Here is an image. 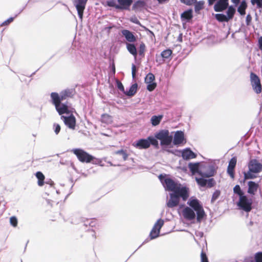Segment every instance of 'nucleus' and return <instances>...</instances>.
<instances>
[{
    "mask_svg": "<svg viewBox=\"0 0 262 262\" xmlns=\"http://www.w3.org/2000/svg\"><path fill=\"white\" fill-rule=\"evenodd\" d=\"M187 205H179L178 212L180 216L187 221L193 222L196 219L198 222H201L205 212L200 201L192 196L189 199Z\"/></svg>",
    "mask_w": 262,
    "mask_h": 262,
    "instance_id": "1",
    "label": "nucleus"
},
{
    "mask_svg": "<svg viewBox=\"0 0 262 262\" xmlns=\"http://www.w3.org/2000/svg\"><path fill=\"white\" fill-rule=\"evenodd\" d=\"M65 93L67 95V92H65ZM65 95L66 94L59 96L56 93H52L51 97L59 114L60 115L66 114V115L61 116L65 124L70 128L74 129L76 125V119L73 114H71L73 112V108L67 104L61 103V101L64 99Z\"/></svg>",
    "mask_w": 262,
    "mask_h": 262,
    "instance_id": "2",
    "label": "nucleus"
},
{
    "mask_svg": "<svg viewBox=\"0 0 262 262\" xmlns=\"http://www.w3.org/2000/svg\"><path fill=\"white\" fill-rule=\"evenodd\" d=\"M159 178L166 190L178 193L184 201H186L189 196L188 188L179 183L174 182L169 178L160 175Z\"/></svg>",
    "mask_w": 262,
    "mask_h": 262,
    "instance_id": "3",
    "label": "nucleus"
},
{
    "mask_svg": "<svg viewBox=\"0 0 262 262\" xmlns=\"http://www.w3.org/2000/svg\"><path fill=\"white\" fill-rule=\"evenodd\" d=\"M188 167L193 175L198 173L203 177L209 178L213 176L214 173V169L212 166L203 163H190Z\"/></svg>",
    "mask_w": 262,
    "mask_h": 262,
    "instance_id": "4",
    "label": "nucleus"
},
{
    "mask_svg": "<svg viewBox=\"0 0 262 262\" xmlns=\"http://www.w3.org/2000/svg\"><path fill=\"white\" fill-rule=\"evenodd\" d=\"M249 171L244 173L245 179H251L256 178L255 173L262 170V164L256 160H252L248 165Z\"/></svg>",
    "mask_w": 262,
    "mask_h": 262,
    "instance_id": "5",
    "label": "nucleus"
},
{
    "mask_svg": "<svg viewBox=\"0 0 262 262\" xmlns=\"http://www.w3.org/2000/svg\"><path fill=\"white\" fill-rule=\"evenodd\" d=\"M155 138L160 141L162 146L166 147L169 146L172 141V136L170 135L169 131L166 129L161 130L156 133Z\"/></svg>",
    "mask_w": 262,
    "mask_h": 262,
    "instance_id": "6",
    "label": "nucleus"
},
{
    "mask_svg": "<svg viewBox=\"0 0 262 262\" xmlns=\"http://www.w3.org/2000/svg\"><path fill=\"white\" fill-rule=\"evenodd\" d=\"M150 144L155 146L158 145L157 140L152 136H149L146 139H140L136 143H133V145L135 147L139 149L147 148L150 146Z\"/></svg>",
    "mask_w": 262,
    "mask_h": 262,
    "instance_id": "7",
    "label": "nucleus"
},
{
    "mask_svg": "<svg viewBox=\"0 0 262 262\" xmlns=\"http://www.w3.org/2000/svg\"><path fill=\"white\" fill-rule=\"evenodd\" d=\"M252 199L248 198L245 195H242L239 197L237 205L241 209L249 212L252 209Z\"/></svg>",
    "mask_w": 262,
    "mask_h": 262,
    "instance_id": "8",
    "label": "nucleus"
},
{
    "mask_svg": "<svg viewBox=\"0 0 262 262\" xmlns=\"http://www.w3.org/2000/svg\"><path fill=\"white\" fill-rule=\"evenodd\" d=\"M78 160L82 162L89 163L93 159V157L84 150L80 149H74L72 150Z\"/></svg>",
    "mask_w": 262,
    "mask_h": 262,
    "instance_id": "9",
    "label": "nucleus"
},
{
    "mask_svg": "<svg viewBox=\"0 0 262 262\" xmlns=\"http://www.w3.org/2000/svg\"><path fill=\"white\" fill-rule=\"evenodd\" d=\"M250 81L253 90L256 94L261 92V85L259 78L254 73H251Z\"/></svg>",
    "mask_w": 262,
    "mask_h": 262,
    "instance_id": "10",
    "label": "nucleus"
},
{
    "mask_svg": "<svg viewBox=\"0 0 262 262\" xmlns=\"http://www.w3.org/2000/svg\"><path fill=\"white\" fill-rule=\"evenodd\" d=\"M163 224L164 221L162 219H159L157 221L150 233V237L151 239H154L158 237L160 229Z\"/></svg>",
    "mask_w": 262,
    "mask_h": 262,
    "instance_id": "11",
    "label": "nucleus"
},
{
    "mask_svg": "<svg viewBox=\"0 0 262 262\" xmlns=\"http://www.w3.org/2000/svg\"><path fill=\"white\" fill-rule=\"evenodd\" d=\"M87 1L88 0H74L73 2L80 19H82L83 11Z\"/></svg>",
    "mask_w": 262,
    "mask_h": 262,
    "instance_id": "12",
    "label": "nucleus"
},
{
    "mask_svg": "<svg viewBox=\"0 0 262 262\" xmlns=\"http://www.w3.org/2000/svg\"><path fill=\"white\" fill-rule=\"evenodd\" d=\"M181 196L176 192L171 193L169 194V199L167 201L166 205L169 208H173L177 206L180 202Z\"/></svg>",
    "mask_w": 262,
    "mask_h": 262,
    "instance_id": "13",
    "label": "nucleus"
},
{
    "mask_svg": "<svg viewBox=\"0 0 262 262\" xmlns=\"http://www.w3.org/2000/svg\"><path fill=\"white\" fill-rule=\"evenodd\" d=\"M155 77L152 73H148L145 78V82L147 84V89L151 92L157 86V83L155 81Z\"/></svg>",
    "mask_w": 262,
    "mask_h": 262,
    "instance_id": "14",
    "label": "nucleus"
},
{
    "mask_svg": "<svg viewBox=\"0 0 262 262\" xmlns=\"http://www.w3.org/2000/svg\"><path fill=\"white\" fill-rule=\"evenodd\" d=\"M184 134L182 131H177L174 133L173 143L176 145L183 144L186 143Z\"/></svg>",
    "mask_w": 262,
    "mask_h": 262,
    "instance_id": "15",
    "label": "nucleus"
},
{
    "mask_svg": "<svg viewBox=\"0 0 262 262\" xmlns=\"http://www.w3.org/2000/svg\"><path fill=\"white\" fill-rule=\"evenodd\" d=\"M181 152L182 157L184 160H188L196 157V155L188 148L182 150Z\"/></svg>",
    "mask_w": 262,
    "mask_h": 262,
    "instance_id": "16",
    "label": "nucleus"
},
{
    "mask_svg": "<svg viewBox=\"0 0 262 262\" xmlns=\"http://www.w3.org/2000/svg\"><path fill=\"white\" fill-rule=\"evenodd\" d=\"M228 5V0H220L214 6V10L220 12L225 10Z\"/></svg>",
    "mask_w": 262,
    "mask_h": 262,
    "instance_id": "17",
    "label": "nucleus"
},
{
    "mask_svg": "<svg viewBox=\"0 0 262 262\" xmlns=\"http://www.w3.org/2000/svg\"><path fill=\"white\" fill-rule=\"evenodd\" d=\"M236 164V159L235 157L232 158L229 163L227 171L230 176L233 178L234 177V169Z\"/></svg>",
    "mask_w": 262,
    "mask_h": 262,
    "instance_id": "18",
    "label": "nucleus"
},
{
    "mask_svg": "<svg viewBox=\"0 0 262 262\" xmlns=\"http://www.w3.org/2000/svg\"><path fill=\"white\" fill-rule=\"evenodd\" d=\"M122 34L128 42H135L136 40V38L133 33L127 30H123Z\"/></svg>",
    "mask_w": 262,
    "mask_h": 262,
    "instance_id": "19",
    "label": "nucleus"
},
{
    "mask_svg": "<svg viewBox=\"0 0 262 262\" xmlns=\"http://www.w3.org/2000/svg\"><path fill=\"white\" fill-rule=\"evenodd\" d=\"M118 3L119 8L121 9H127L131 5L132 0H117Z\"/></svg>",
    "mask_w": 262,
    "mask_h": 262,
    "instance_id": "20",
    "label": "nucleus"
},
{
    "mask_svg": "<svg viewBox=\"0 0 262 262\" xmlns=\"http://www.w3.org/2000/svg\"><path fill=\"white\" fill-rule=\"evenodd\" d=\"M248 192L251 194L254 195L258 189V184H257L254 182H252V181H249L248 183Z\"/></svg>",
    "mask_w": 262,
    "mask_h": 262,
    "instance_id": "21",
    "label": "nucleus"
},
{
    "mask_svg": "<svg viewBox=\"0 0 262 262\" xmlns=\"http://www.w3.org/2000/svg\"><path fill=\"white\" fill-rule=\"evenodd\" d=\"M126 48L128 51L132 54L136 59L137 55V51L135 46L132 43H127Z\"/></svg>",
    "mask_w": 262,
    "mask_h": 262,
    "instance_id": "22",
    "label": "nucleus"
},
{
    "mask_svg": "<svg viewBox=\"0 0 262 262\" xmlns=\"http://www.w3.org/2000/svg\"><path fill=\"white\" fill-rule=\"evenodd\" d=\"M181 18L184 20H189L192 17V10L191 9L184 11L181 14Z\"/></svg>",
    "mask_w": 262,
    "mask_h": 262,
    "instance_id": "23",
    "label": "nucleus"
},
{
    "mask_svg": "<svg viewBox=\"0 0 262 262\" xmlns=\"http://www.w3.org/2000/svg\"><path fill=\"white\" fill-rule=\"evenodd\" d=\"M36 177L38 179L37 184L39 186H42L44 184L45 176L43 173L38 171L35 174Z\"/></svg>",
    "mask_w": 262,
    "mask_h": 262,
    "instance_id": "24",
    "label": "nucleus"
},
{
    "mask_svg": "<svg viewBox=\"0 0 262 262\" xmlns=\"http://www.w3.org/2000/svg\"><path fill=\"white\" fill-rule=\"evenodd\" d=\"M163 118L162 115L153 116L150 119L151 123L153 126L158 125Z\"/></svg>",
    "mask_w": 262,
    "mask_h": 262,
    "instance_id": "25",
    "label": "nucleus"
},
{
    "mask_svg": "<svg viewBox=\"0 0 262 262\" xmlns=\"http://www.w3.org/2000/svg\"><path fill=\"white\" fill-rule=\"evenodd\" d=\"M137 86L138 85L136 83L133 84L130 87L129 91L124 92V94L129 96H132L134 95L137 92Z\"/></svg>",
    "mask_w": 262,
    "mask_h": 262,
    "instance_id": "26",
    "label": "nucleus"
},
{
    "mask_svg": "<svg viewBox=\"0 0 262 262\" xmlns=\"http://www.w3.org/2000/svg\"><path fill=\"white\" fill-rule=\"evenodd\" d=\"M247 8V4L245 1H243L241 3L239 7L237 9V11L241 15H243L245 14V10Z\"/></svg>",
    "mask_w": 262,
    "mask_h": 262,
    "instance_id": "27",
    "label": "nucleus"
},
{
    "mask_svg": "<svg viewBox=\"0 0 262 262\" xmlns=\"http://www.w3.org/2000/svg\"><path fill=\"white\" fill-rule=\"evenodd\" d=\"M102 121L106 124H110L113 122V118L108 114H104L101 116Z\"/></svg>",
    "mask_w": 262,
    "mask_h": 262,
    "instance_id": "28",
    "label": "nucleus"
},
{
    "mask_svg": "<svg viewBox=\"0 0 262 262\" xmlns=\"http://www.w3.org/2000/svg\"><path fill=\"white\" fill-rule=\"evenodd\" d=\"M235 12V9L232 6H230L227 12V17L228 20L232 19L234 16V14Z\"/></svg>",
    "mask_w": 262,
    "mask_h": 262,
    "instance_id": "29",
    "label": "nucleus"
},
{
    "mask_svg": "<svg viewBox=\"0 0 262 262\" xmlns=\"http://www.w3.org/2000/svg\"><path fill=\"white\" fill-rule=\"evenodd\" d=\"M215 18L221 22L228 21L229 20L227 17V16L223 14H216L215 15Z\"/></svg>",
    "mask_w": 262,
    "mask_h": 262,
    "instance_id": "30",
    "label": "nucleus"
},
{
    "mask_svg": "<svg viewBox=\"0 0 262 262\" xmlns=\"http://www.w3.org/2000/svg\"><path fill=\"white\" fill-rule=\"evenodd\" d=\"M171 54H172V51L170 49H167V50H165L163 51L161 53V56L163 58L167 59V58H168L171 55Z\"/></svg>",
    "mask_w": 262,
    "mask_h": 262,
    "instance_id": "31",
    "label": "nucleus"
},
{
    "mask_svg": "<svg viewBox=\"0 0 262 262\" xmlns=\"http://www.w3.org/2000/svg\"><path fill=\"white\" fill-rule=\"evenodd\" d=\"M204 1H199L196 2L195 5V11L199 12L200 10L202 9L204 5Z\"/></svg>",
    "mask_w": 262,
    "mask_h": 262,
    "instance_id": "32",
    "label": "nucleus"
},
{
    "mask_svg": "<svg viewBox=\"0 0 262 262\" xmlns=\"http://www.w3.org/2000/svg\"><path fill=\"white\" fill-rule=\"evenodd\" d=\"M106 3L107 6L110 7H114L116 9H119V5L116 4V0H109L106 2Z\"/></svg>",
    "mask_w": 262,
    "mask_h": 262,
    "instance_id": "33",
    "label": "nucleus"
},
{
    "mask_svg": "<svg viewBox=\"0 0 262 262\" xmlns=\"http://www.w3.org/2000/svg\"><path fill=\"white\" fill-rule=\"evenodd\" d=\"M195 180L197 182L198 184L201 186H204L206 185L207 180L203 178H195Z\"/></svg>",
    "mask_w": 262,
    "mask_h": 262,
    "instance_id": "34",
    "label": "nucleus"
},
{
    "mask_svg": "<svg viewBox=\"0 0 262 262\" xmlns=\"http://www.w3.org/2000/svg\"><path fill=\"white\" fill-rule=\"evenodd\" d=\"M115 154H117V155H122L124 160H126L128 157V155L126 154V153L123 150H120L115 151Z\"/></svg>",
    "mask_w": 262,
    "mask_h": 262,
    "instance_id": "35",
    "label": "nucleus"
},
{
    "mask_svg": "<svg viewBox=\"0 0 262 262\" xmlns=\"http://www.w3.org/2000/svg\"><path fill=\"white\" fill-rule=\"evenodd\" d=\"M234 192L238 194L239 197L242 195H244L242 191H241V188L239 185H236L233 188Z\"/></svg>",
    "mask_w": 262,
    "mask_h": 262,
    "instance_id": "36",
    "label": "nucleus"
},
{
    "mask_svg": "<svg viewBox=\"0 0 262 262\" xmlns=\"http://www.w3.org/2000/svg\"><path fill=\"white\" fill-rule=\"evenodd\" d=\"M130 21L135 23V24H138L141 27H142L145 30H147L145 27L142 26L140 23V21L138 20V19H137V18L135 16H133L132 17L130 18Z\"/></svg>",
    "mask_w": 262,
    "mask_h": 262,
    "instance_id": "37",
    "label": "nucleus"
},
{
    "mask_svg": "<svg viewBox=\"0 0 262 262\" xmlns=\"http://www.w3.org/2000/svg\"><path fill=\"white\" fill-rule=\"evenodd\" d=\"M255 262H262V252H258L255 255Z\"/></svg>",
    "mask_w": 262,
    "mask_h": 262,
    "instance_id": "38",
    "label": "nucleus"
},
{
    "mask_svg": "<svg viewBox=\"0 0 262 262\" xmlns=\"http://www.w3.org/2000/svg\"><path fill=\"white\" fill-rule=\"evenodd\" d=\"M253 5H256L258 8H262V0H251Z\"/></svg>",
    "mask_w": 262,
    "mask_h": 262,
    "instance_id": "39",
    "label": "nucleus"
},
{
    "mask_svg": "<svg viewBox=\"0 0 262 262\" xmlns=\"http://www.w3.org/2000/svg\"><path fill=\"white\" fill-rule=\"evenodd\" d=\"M181 2L187 5H191L196 2V0H180Z\"/></svg>",
    "mask_w": 262,
    "mask_h": 262,
    "instance_id": "40",
    "label": "nucleus"
},
{
    "mask_svg": "<svg viewBox=\"0 0 262 262\" xmlns=\"http://www.w3.org/2000/svg\"><path fill=\"white\" fill-rule=\"evenodd\" d=\"M117 88L120 91L123 92L124 93V92H125V91H124V86H123L122 83L120 81H117Z\"/></svg>",
    "mask_w": 262,
    "mask_h": 262,
    "instance_id": "41",
    "label": "nucleus"
},
{
    "mask_svg": "<svg viewBox=\"0 0 262 262\" xmlns=\"http://www.w3.org/2000/svg\"><path fill=\"white\" fill-rule=\"evenodd\" d=\"M54 132L57 135L60 130V126L58 124H54Z\"/></svg>",
    "mask_w": 262,
    "mask_h": 262,
    "instance_id": "42",
    "label": "nucleus"
},
{
    "mask_svg": "<svg viewBox=\"0 0 262 262\" xmlns=\"http://www.w3.org/2000/svg\"><path fill=\"white\" fill-rule=\"evenodd\" d=\"M13 20H14V18L13 17H10V18H8L7 20H6L5 21H4L2 24L1 26H6V25H8L10 23L12 22L13 21Z\"/></svg>",
    "mask_w": 262,
    "mask_h": 262,
    "instance_id": "43",
    "label": "nucleus"
},
{
    "mask_svg": "<svg viewBox=\"0 0 262 262\" xmlns=\"http://www.w3.org/2000/svg\"><path fill=\"white\" fill-rule=\"evenodd\" d=\"M11 224L14 226H16V217L15 216H12L10 219Z\"/></svg>",
    "mask_w": 262,
    "mask_h": 262,
    "instance_id": "44",
    "label": "nucleus"
},
{
    "mask_svg": "<svg viewBox=\"0 0 262 262\" xmlns=\"http://www.w3.org/2000/svg\"><path fill=\"white\" fill-rule=\"evenodd\" d=\"M145 46L144 43H142L140 45L139 54L140 55H142L144 53V52L145 51Z\"/></svg>",
    "mask_w": 262,
    "mask_h": 262,
    "instance_id": "45",
    "label": "nucleus"
},
{
    "mask_svg": "<svg viewBox=\"0 0 262 262\" xmlns=\"http://www.w3.org/2000/svg\"><path fill=\"white\" fill-rule=\"evenodd\" d=\"M201 262H208L206 254L203 252L201 253Z\"/></svg>",
    "mask_w": 262,
    "mask_h": 262,
    "instance_id": "46",
    "label": "nucleus"
},
{
    "mask_svg": "<svg viewBox=\"0 0 262 262\" xmlns=\"http://www.w3.org/2000/svg\"><path fill=\"white\" fill-rule=\"evenodd\" d=\"M136 71V66L134 64H132V77L133 78H134L135 77Z\"/></svg>",
    "mask_w": 262,
    "mask_h": 262,
    "instance_id": "47",
    "label": "nucleus"
},
{
    "mask_svg": "<svg viewBox=\"0 0 262 262\" xmlns=\"http://www.w3.org/2000/svg\"><path fill=\"white\" fill-rule=\"evenodd\" d=\"M219 195H220V192L218 191H216L213 194L212 200H216L219 197Z\"/></svg>",
    "mask_w": 262,
    "mask_h": 262,
    "instance_id": "48",
    "label": "nucleus"
},
{
    "mask_svg": "<svg viewBox=\"0 0 262 262\" xmlns=\"http://www.w3.org/2000/svg\"><path fill=\"white\" fill-rule=\"evenodd\" d=\"M144 5V2H142V1H138L137 2H136L135 5H134V6L135 7H137V6H143Z\"/></svg>",
    "mask_w": 262,
    "mask_h": 262,
    "instance_id": "49",
    "label": "nucleus"
},
{
    "mask_svg": "<svg viewBox=\"0 0 262 262\" xmlns=\"http://www.w3.org/2000/svg\"><path fill=\"white\" fill-rule=\"evenodd\" d=\"M259 43L260 48L262 50V37H260L259 39Z\"/></svg>",
    "mask_w": 262,
    "mask_h": 262,
    "instance_id": "50",
    "label": "nucleus"
},
{
    "mask_svg": "<svg viewBox=\"0 0 262 262\" xmlns=\"http://www.w3.org/2000/svg\"><path fill=\"white\" fill-rule=\"evenodd\" d=\"M216 0H208V3H209V5H212L213 4V3Z\"/></svg>",
    "mask_w": 262,
    "mask_h": 262,
    "instance_id": "51",
    "label": "nucleus"
},
{
    "mask_svg": "<svg viewBox=\"0 0 262 262\" xmlns=\"http://www.w3.org/2000/svg\"><path fill=\"white\" fill-rule=\"evenodd\" d=\"M232 3H234L235 4H237L240 0H231Z\"/></svg>",
    "mask_w": 262,
    "mask_h": 262,
    "instance_id": "52",
    "label": "nucleus"
},
{
    "mask_svg": "<svg viewBox=\"0 0 262 262\" xmlns=\"http://www.w3.org/2000/svg\"><path fill=\"white\" fill-rule=\"evenodd\" d=\"M205 171L206 172H209V168L208 167L205 168Z\"/></svg>",
    "mask_w": 262,
    "mask_h": 262,
    "instance_id": "53",
    "label": "nucleus"
},
{
    "mask_svg": "<svg viewBox=\"0 0 262 262\" xmlns=\"http://www.w3.org/2000/svg\"><path fill=\"white\" fill-rule=\"evenodd\" d=\"M252 261H253V260H251L250 261H245V262H252Z\"/></svg>",
    "mask_w": 262,
    "mask_h": 262,
    "instance_id": "54",
    "label": "nucleus"
}]
</instances>
